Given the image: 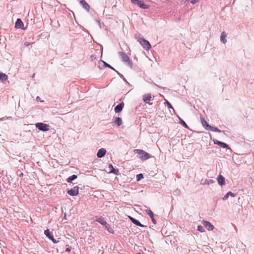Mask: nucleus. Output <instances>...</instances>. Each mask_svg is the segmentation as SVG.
<instances>
[{
  "mask_svg": "<svg viewBox=\"0 0 254 254\" xmlns=\"http://www.w3.org/2000/svg\"><path fill=\"white\" fill-rule=\"evenodd\" d=\"M44 234L48 238L52 236L49 229L46 230L44 232Z\"/></svg>",
  "mask_w": 254,
  "mask_h": 254,
  "instance_id": "bb28decb",
  "label": "nucleus"
},
{
  "mask_svg": "<svg viewBox=\"0 0 254 254\" xmlns=\"http://www.w3.org/2000/svg\"><path fill=\"white\" fill-rule=\"evenodd\" d=\"M214 143L215 144H217L219 145L221 147H222L223 148H226V147H228V145L224 142L217 141L216 142L214 141Z\"/></svg>",
  "mask_w": 254,
  "mask_h": 254,
  "instance_id": "b1692460",
  "label": "nucleus"
},
{
  "mask_svg": "<svg viewBox=\"0 0 254 254\" xmlns=\"http://www.w3.org/2000/svg\"><path fill=\"white\" fill-rule=\"evenodd\" d=\"M105 229L110 233L114 234V230L109 225L106 223V225H104Z\"/></svg>",
  "mask_w": 254,
  "mask_h": 254,
  "instance_id": "412c9836",
  "label": "nucleus"
},
{
  "mask_svg": "<svg viewBox=\"0 0 254 254\" xmlns=\"http://www.w3.org/2000/svg\"><path fill=\"white\" fill-rule=\"evenodd\" d=\"M37 100H39V97H37Z\"/></svg>",
  "mask_w": 254,
  "mask_h": 254,
  "instance_id": "58836bf2",
  "label": "nucleus"
},
{
  "mask_svg": "<svg viewBox=\"0 0 254 254\" xmlns=\"http://www.w3.org/2000/svg\"><path fill=\"white\" fill-rule=\"evenodd\" d=\"M114 123L116 124L118 127L120 126L122 124V120L121 118L119 117H115L114 118Z\"/></svg>",
  "mask_w": 254,
  "mask_h": 254,
  "instance_id": "f3484780",
  "label": "nucleus"
},
{
  "mask_svg": "<svg viewBox=\"0 0 254 254\" xmlns=\"http://www.w3.org/2000/svg\"><path fill=\"white\" fill-rule=\"evenodd\" d=\"M202 224L204 226V227L207 229L208 231L213 230L214 229V226L212 224H211L209 221H203Z\"/></svg>",
  "mask_w": 254,
  "mask_h": 254,
  "instance_id": "0eeeda50",
  "label": "nucleus"
},
{
  "mask_svg": "<svg viewBox=\"0 0 254 254\" xmlns=\"http://www.w3.org/2000/svg\"><path fill=\"white\" fill-rule=\"evenodd\" d=\"M96 221L100 223L101 225L104 226L105 225H106V221L105 220L104 218L102 217H96Z\"/></svg>",
  "mask_w": 254,
  "mask_h": 254,
  "instance_id": "4468645a",
  "label": "nucleus"
},
{
  "mask_svg": "<svg viewBox=\"0 0 254 254\" xmlns=\"http://www.w3.org/2000/svg\"><path fill=\"white\" fill-rule=\"evenodd\" d=\"M109 170H110V173H114L115 174H116V175L118 174V173L119 172V170L115 169L114 168L113 165L111 164H109Z\"/></svg>",
  "mask_w": 254,
  "mask_h": 254,
  "instance_id": "dca6fc26",
  "label": "nucleus"
},
{
  "mask_svg": "<svg viewBox=\"0 0 254 254\" xmlns=\"http://www.w3.org/2000/svg\"><path fill=\"white\" fill-rule=\"evenodd\" d=\"M106 153V149L104 148H101L98 150L97 156L98 158H102L105 155Z\"/></svg>",
  "mask_w": 254,
  "mask_h": 254,
  "instance_id": "9d476101",
  "label": "nucleus"
},
{
  "mask_svg": "<svg viewBox=\"0 0 254 254\" xmlns=\"http://www.w3.org/2000/svg\"><path fill=\"white\" fill-rule=\"evenodd\" d=\"M79 188L77 186H75L72 189L68 190L67 191V193L71 196H76L79 193Z\"/></svg>",
  "mask_w": 254,
  "mask_h": 254,
  "instance_id": "39448f33",
  "label": "nucleus"
},
{
  "mask_svg": "<svg viewBox=\"0 0 254 254\" xmlns=\"http://www.w3.org/2000/svg\"><path fill=\"white\" fill-rule=\"evenodd\" d=\"M166 103L167 104L169 108H173L171 104L168 101H166Z\"/></svg>",
  "mask_w": 254,
  "mask_h": 254,
  "instance_id": "2f4dec72",
  "label": "nucleus"
},
{
  "mask_svg": "<svg viewBox=\"0 0 254 254\" xmlns=\"http://www.w3.org/2000/svg\"><path fill=\"white\" fill-rule=\"evenodd\" d=\"M134 152L139 155V158L142 161L149 159L151 157L150 155L145 151L141 149H135Z\"/></svg>",
  "mask_w": 254,
  "mask_h": 254,
  "instance_id": "f257e3e1",
  "label": "nucleus"
},
{
  "mask_svg": "<svg viewBox=\"0 0 254 254\" xmlns=\"http://www.w3.org/2000/svg\"><path fill=\"white\" fill-rule=\"evenodd\" d=\"M137 4L140 7H141L142 8L147 9L148 8V6L146 4H145L144 3V2L141 0L139 1H138Z\"/></svg>",
  "mask_w": 254,
  "mask_h": 254,
  "instance_id": "a211bd4d",
  "label": "nucleus"
},
{
  "mask_svg": "<svg viewBox=\"0 0 254 254\" xmlns=\"http://www.w3.org/2000/svg\"><path fill=\"white\" fill-rule=\"evenodd\" d=\"M139 42L140 44L143 46L144 49L146 50H149L151 48V45L149 42L144 39H140Z\"/></svg>",
  "mask_w": 254,
  "mask_h": 254,
  "instance_id": "20e7f679",
  "label": "nucleus"
},
{
  "mask_svg": "<svg viewBox=\"0 0 254 254\" xmlns=\"http://www.w3.org/2000/svg\"><path fill=\"white\" fill-rule=\"evenodd\" d=\"M77 178V176L75 175H73L69 177L66 179V181L68 183H71L72 181L76 179Z\"/></svg>",
  "mask_w": 254,
  "mask_h": 254,
  "instance_id": "5701e85b",
  "label": "nucleus"
},
{
  "mask_svg": "<svg viewBox=\"0 0 254 254\" xmlns=\"http://www.w3.org/2000/svg\"><path fill=\"white\" fill-rule=\"evenodd\" d=\"M122 61L126 63L128 65L131 67L132 63L128 57L124 52H120L119 53Z\"/></svg>",
  "mask_w": 254,
  "mask_h": 254,
  "instance_id": "f03ea898",
  "label": "nucleus"
},
{
  "mask_svg": "<svg viewBox=\"0 0 254 254\" xmlns=\"http://www.w3.org/2000/svg\"><path fill=\"white\" fill-rule=\"evenodd\" d=\"M8 78V76L3 73L0 72V80L3 81L6 80Z\"/></svg>",
  "mask_w": 254,
  "mask_h": 254,
  "instance_id": "6ab92c4d",
  "label": "nucleus"
},
{
  "mask_svg": "<svg viewBox=\"0 0 254 254\" xmlns=\"http://www.w3.org/2000/svg\"><path fill=\"white\" fill-rule=\"evenodd\" d=\"M229 195H231V196L232 197H234L235 196V195L234 193H232V192L231 191H229L228 192H227L226 195L224 196V197L223 198V200H226L227 199L228 197H229Z\"/></svg>",
  "mask_w": 254,
  "mask_h": 254,
  "instance_id": "4be33fe9",
  "label": "nucleus"
},
{
  "mask_svg": "<svg viewBox=\"0 0 254 254\" xmlns=\"http://www.w3.org/2000/svg\"><path fill=\"white\" fill-rule=\"evenodd\" d=\"M218 183L221 186H223L225 184V178L221 175L218 176Z\"/></svg>",
  "mask_w": 254,
  "mask_h": 254,
  "instance_id": "2eb2a0df",
  "label": "nucleus"
},
{
  "mask_svg": "<svg viewBox=\"0 0 254 254\" xmlns=\"http://www.w3.org/2000/svg\"><path fill=\"white\" fill-rule=\"evenodd\" d=\"M180 123L183 125L185 128H189V127L187 124L181 118H179Z\"/></svg>",
  "mask_w": 254,
  "mask_h": 254,
  "instance_id": "393cba45",
  "label": "nucleus"
},
{
  "mask_svg": "<svg viewBox=\"0 0 254 254\" xmlns=\"http://www.w3.org/2000/svg\"><path fill=\"white\" fill-rule=\"evenodd\" d=\"M109 67H112L110 65H108Z\"/></svg>",
  "mask_w": 254,
  "mask_h": 254,
  "instance_id": "ea45409f",
  "label": "nucleus"
},
{
  "mask_svg": "<svg viewBox=\"0 0 254 254\" xmlns=\"http://www.w3.org/2000/svg\"><path fill=\"white\" fill-rule=\"evenodd\" d=\"M24 24L21 19L18 18L15 23V28L24 29L23 28Z\"/></svg>",
  "mask_w": 254,
  "mask_h": 254,
  "instance_id": "6e6552de",
  "label": "nucleus"
},
{
  "mask_svg": "<svg viewBox=\"0 0 254 254\" xmlns=\"http://www.w3.org/2000/svg\"><path fill=\"white\" fill-rule=\"evenodd\" d=\"M198 1H199V0H191L190 2L192 4H195V3H197Z\"/></svg>",
  "mask_w": 254,
  "mask_h": 254,
  "instance_id": "473e14b6",
  "label": "nucleus"
},
{
  "mask_svg": "<svg viewBox=\"0 0 254 254\" xmlns=\"http://www.w3.org/2000/svg\"><path fill=\"white\" fill-rule=\"evenodd\" d=\"M50 240H51V241H52V242L54 243H57L58 242L55 240L54 238V237L53 236V235H52V236H51L50 237H49L48 238Z\"/></svg>",
  "mask_w": 254,
  "mask_h": 254,
  "instance_id": "7c9ffc66",
  "label": "nucleus"
},
{
  "mask_svg": "<svg viewBox=\"0 0 254 254\" xmlns=\"http://www.w3.org/2000/svg\"><path fill=\"white\" fill-rule=\"evenodd\" d=\"M227 36L226 34L224 32H222L221 35V41L223 43H225L227 42V40L226 39Z\"/></svg>",
  "mask_w": 254,
  "mask_h": 254,
  "instance_id": "aec40b11",
  "label": "nucleus"
},
{
  "mask_svg": "<svg viewBox=\"0 0 254 254\" xmlns=\"http://www.w3.org/2000/svg\"><path fill=\"white\" fill-rule=\"evenodd\" d=\"M124 106V103H121L119 104L115 108V111L116 113L120 112L123 110Z\"/></svg>",
  "mask_w": 254,
  "mask_h": 254,
  "instance_id": "ddd939ff",
  "label": "nucleus"
},
{
  "mask_svg": "<svg viewBox=\"0 0 254 254\" xmlns=\"http://www.w3.org/2000/svg\"><path fill=\"white\" fill-rule=\"evenodd\" d=\"M151 220H152V222H153L154 224H155L156 223V220H155V219L154 218V217H151Z\"/></svg>",
  "mask_w": 254,
  "mask_h": 254,
  "instance_id": "72a5a7b5",
  "label": "nucleus"
},
{
  "mask_svg": "<svg viewBox=\"0 0 254 254\" xmlns=\"http://www.w3.org/2000/svg\"><path fill=\"white\" fill-rule=\"evenodd\" d=\"M131 1L133 3H135L136 2H138V1H138V0H131Z\"/></svg>",
  "mask_w": 254,
  "mask_h": 254,
  "instance_id": "f704fd0d",
  "label": "nucleus"
},
{
  "mask_svg": "<svg viewBox=\"0 0 254 254\" xmlns=\"http://www.w3.org/2000/svg\"><path fill=\"white\" fill-rule=\"evenodd\" d=\"M143 178V175L142 174H138L136 176V180L137 181H140L141 179H142Z\"/></svg>",
  "mask_w": 254,
  "mask_h": 254,
  "instance_id": "c85d7f7f",
  "label": "nucleus"
},
{
  "mask_svg": "<svg viewBox=\"0 0 254 254\" xmlns=\"http://www.w3.org/2000/svg\"><path fill=\"white\" fill-rule=\"evenodd\" d=\"M32 43H24V45L26 46H29L30 45H31Z\"/></svg>",
  "mask_w": 254,
  "mask_h": 254,
  "instance_id": "e433bc0d",
  "label": "nucleus"
},
{
  "mask_svg": "<svg viewBox=\"0 0 254 254\" xmlns=\"http://www.w3.org/2000/svg\"><path fill=\"white\" fill-rule=\"evenodd\" d=\"M80 4L82 6L83 8H84L87 11H89L90 6V5L86 2L85 0H81L80 1Z\"/></svg>",
  "mask_w": 254,
  "mask_h": 254,
  "instance_id": "1a4fd4ad",
  "label": "nucleus"
},
{
  "mask_svg": "<svg viewBox=\"0 0 254 254\" xmlns=\"http://www.w3.org/2000/svg\"><path fill=\"white\" fill-rule=\"evenodd\" d=\"M151 99V95L150 94H146L143 95V101L147 104H148L150 105L153 104L152 102H150Z\"/></svg>",
  "mask_w": 254,
  "mask_h": 254,
  "instance_id": "423d86ee",
  "label": "nucleus"
},
{
  "mask_svg": "<svg viewBox=\"0 0 254 254\" xmlns=\"http://www.w3.org/2000/svg\"><path fill=\"white\" fill-rule=\"evenodd\" d=\"M129 219L131 220V221L134 224L140 226V227H145V226L141 224L138 220H136L135 219L133 218V217L131 216H129Z\"/></svg>",
  "mask_w": 254,
  "mask_h": 254,
  "instance_id": "f8f14e48",
  "label": "nucleus"
},
{
  "mask_svg": "<svg viewBox=\"0 0 254 254\" xmlns=\"http://www.w3.org/2000/svg\"><path fill=\"white\" fill-rule=\"evenodd\" d=\"M147 214L149 215L150 218L154 217V214L153 212L150 210H147L146 211Z\"/></svg>",
  "mask_w": 254,
  "mask_h": 254,
  "instance_id": "cd10ccee",
  "label": "nucleus"
},
{
  "mask_svg": "<svg viewBox=\"0 0 254 254\" xmlns=\"http://www.w3.org/2000/svg\"><path fill=\"white\" fill-rule=\"evenodd\" d=\"M37 100H39V97H37Z\"/></svg>",
  "mask_w": 254,
  "mask_h": 254,
  "instance_id": "4c0bfd02",
  "label": "nucleus"
},
{
  "mask_svg": "<svg viewBox=\"0 0 254 254\" xmlns=\"http://www.w3.org/2000/svg\"><path fill=\"white\" fill-rule=\"evenodd\" d=\"M209 130H212L213 131H215V132H221V130L219 128H218L217 127H213L211 126H210V127H209Z\"/></svg>",
  "mask_w": 254,
  "mask_h": 254,
  "instance_id": "a878e982",
  "label": "nucleus"
},
{
  "mask_svg": "<svg viewBox=\"0 0 254 254\" xmlns=\"http://www.w3.org/2000/svg\"><path fill=\"white\" fill-rule=\"evenodd\" d=\"M200 120L203 127H204L206 129L209 130L210 126L208 124L206 121H205L203 118H201Z\"/></svg>",
  "mask_w": 254,
  "mask_h": 254,
  "instance_id": "9b49d317",
  "label": "nucleus"
},
{
  "mask_svg": "<svg viewBox=\"0 0 254 254\" xmlns=\"http://www.w3.org/2000/svg\"><path fill=\"white\" fill-rule=\"evenodd\" d=\"M35 126L39 130L43 131H48L50 129L49 125L43 123H38Z\"/></svg>",
  "mask_w": 254,
  "mask_h": 254,
  "instance_id": "7ed1b4c3",
  "label": "nucleus"
},
{
  "mask_svg": "<svg viewBox=\"0 0 254 254\" xmlns=\"http://www.w3.org/2000/svg\"><path fill=\"white\" fill-rule=\"evenodd\" d=\"M66 252H70L71 251V248L70 247H68L66 249Z\"/></svg>",
  "mask_w": 254,
  "mask_h": 254,
  "instance_id": "c9c22d12",
  "label": "nucleus"
},
{
  "mask_svg": "<svg viewBox=\"0 0 254 254\" xmlns=\"http://www.w3.org/2000/svg\"><path fill=\"white\" fill-rule=\"evenodd\" d=\"M197 230L201 232H204L205 231L204 229L203 228V226H202L201 225L198 226Z\"/></svg>",
  "mask_w": 254,
  "mask_h": 254,
  "instance_id": "c756f323",
  "label": "nucleus"
}]
</instances>
